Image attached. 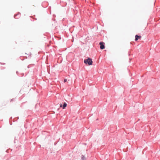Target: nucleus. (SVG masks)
<instances>
[{
  "label": "nucleus",
  "instance_id": "obj_2",
  "mask_svg": "<svg viewBox=\"0 0 160 160\" xmlns=\"http://www.w3.org/2000/svg\"><path fill=\"white\" fill-rule=\"evenodd\" d=\"M104 43L103 42H100L99 43L100 45V48L101 49H104L105 48V46L104 45Z\"/></svg>",
  "mask_w": 160,
  "mask_h": 160
},
{
  "label": "nucleus",
  "instance_id": "obj_8",
  "mask_svg": "<svg viewBox=\"0 0 160 160\" xmlns=\"http://www.w3.org/2000/svg\"><path fill=\"white\" fill-rule=\"evenodd\" d=\"M13 100H14V99H11L10 101V102H11V101H13Z\"/></svg>",
  "mask_w": 160,
  "mask_h": 160
},
{
  "label": "nucleus",
  "instance_id": "obj_4",
  "mask_svg": "<svg viewBox=\"0 0 160 160\" xmlns=\"http://www.w3.org/2000/svg\"><path fill=\"white\" fill-rule=\"evenodd\" d=\"M67 106V103L66 102H64L62 108L64 109Z\"/></svg>",
  "mask_w": 160,
  "mask_h": 160
},
{
  "label": "nucleus",
  "instance_id": "obj_6",
  "mask_svg": "<svg viewBox=\"0 0 160 160\" xmlns=\"http://www.w3.org/2000/svg\"><path fill=\"white\" fill-rule=\"evenodd\" d=\"M60 107H63V106H62V104H60Z\"/></svg>",
  "mask_w": 160,
  "mask_h": 160
},
{
  "label": "nucleus",
  "instance_id": "obj_1",
  "mask_svg": "<svg viewBox=\"0 0 160 160\" xmlns=\"http://www.w3.org/2000/svg\"><path fill=\"white\" fill-rule=\"evenodd\" d=\"M84 62L86 64H88L89 65H91L92 64V61L91 58H88V59L84 60Z\"/></svg>",
  "mask_w": 160,
  "mask_h": 160
},
{
  "label": "nucleus",
  "instance_id": "obj_5",
  "mask_svg": "<svg viewBox=\"0 0 160 160\" xmlns=\"http://www.w3.org/2000/svg\"><path fill=\"white\" fill-rule=\"evenodd\" d=\"M86 158L84 155H82L81 156V160L85 159Z\"/></svg>",
  "mask_w": 160,
  "mask_h": 160
},
{
  "label": "nucleus",
  "instance_id": "obj_7",
  "mask_svg": "<svg viewBox=\"0 0 160 160\" xmlns=\"http://www.w3.org/2000/svg\"><path fill=\"white\" fill-rule=\"evenodd\" d=\"M66 81H67V79H64V82H66Z\"/></svg>",
  "mask_w": 160,
  "mask_h": 160
},
{
  "label": "nucleus",
  "instance_id": "obj_3",
  "mask_svg": "<svg viewBox=\"0 0 160 160\" xmlns=\"http://www.w3.org/2000/svg\"><path fill=\"white\" fill-rule=\"evenodd\" d=\"M141 38V36H138L137 35H136L135 36V40L137 41L139 38Z\"/></svg>",
  "mask_w": 160,
  "mask_h": 160
}]
</instances>
